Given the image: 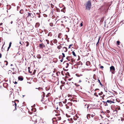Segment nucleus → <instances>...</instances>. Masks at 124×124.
Wrapping results in <instances>:
<instances>
[{
	"instance_id": "obj_1",
	"label": "nucleus",
	"mask_w": 124,
	"mask_h": 124,
	"mask_svg": "<svg viewBox=\"0 0 124 124\" xmlns=\"http://www.w3.org/2000/svg\"><path fill=\"white\" fill-rule=\"evenodd\" d=\"M85 9L87 10H89L91 7V1L89 0L87 1L86 2L85 4Z\"/></svg>"
},
{
	"instance_id": "obj_2",
	"label": "nucleus",
	"mask_w": 124,
	"mask_h": 124,
	"mask_svg": "<svg viewBox=\"0 0 124 124\" xmlns=\"http://www.w3.org/2000/svg\"><path fill=\"white\" fill-rule=\"evenodd\" d=\"M110 71H111V73L113 74H114L115 73V69L114 67L113 66H111L110 68Z\"/></svg>"
},
{
	"instance_id": "obj_3",
	"label": "nucleus",
	"mask_w": 124,
	"mask_h": 124,
	"mask_svg": "<svg viewBox=\"0 0 124 124\" xmlns=\"http://www.w3.org/2000/svg\"><path fill=\"white\" fill-rule=\"evenodd\" d=\"M72 103L71 102H69L67 103V104H66L65 105V106H69L70 107H71V106L72 105Z\"/></svg>"
},
{
	"instance_id": "obj_4",
	"label": "nucleus",
	"mask_w": 124,
	"mask_h": 124,
	"mask_svg": "<svg viewBox=\"0 0 124 124\" xmlns=\"http://www.w3.org/2000/svg\"><path fill=\"white\" fill-rule=\"evenodd\" d=\"M3 85L4 87L7 88L8 86V84L7 83H4L3 84Z\"/></svg>"
},
{
	"instance_id": "obj_5",
	"label": "nucleus",
	"mask_w": 124,
	"mask_h": 124,
	"mask_svg": "<svg viewBox=\"0 0 124 124\" xmlns=\"http://www.w3.org/2000/svg\"><path fill=\"white\" fill-rule=\"evenodd\" d=\"M45 46L43 44H40L39 45V47L41 48H43V47H45Z\"/></svg>"
},
{
	"instance_id": "obj_6",
	"label": "nucleus",
	"mask_w": 124,
	"mask_h": 124,
	"mask_svg": "<svg viewBox=\"0 0 124 124\" xmlns=\"http://www.w3.org/2000/svg\"><path fill=\"white\" fill-rule=\"evenodd\" d=\"M18 78L19 80L22 81L23 80V78L22 76H20L18 77Z\"/></svg>"
},
{
	"instance_id": "obj_7",
	"label": "nucleus",
	"mask_w": 124,
	"mask_h": 124,
	"mask_svg": "<svg viewBox=\"0 0 124 124\" xmlns=\"http://www.w3.org/2000/svg\"><path fill=\"white\" fill-rule=\"evenodd\" d=\"M67 109H69V111H71V110L72 107H70L69 106H65Z\"/></svg>"
},
{
	"instance_id": "obj_8",
	"label": "nucleus",
	"mask_w": 124,
	"mask_h": 124,
	"mask_svg": "<svg viewBox=\"0 0 124 124\" xmlns=\"http://www.w3.org/2000/svg\"><path fill=\"white\" fill-rule=\"evenodd\" d=\"M63 51L65 52H67V51L68 49L66 47H64L63 48Z\"/></svg>"
},
{
	"instance_id": "obj_9",
	"label": "nucleus",
	"mask_w": 124,
	"mask_h": 124,
	"mask_svg": "<svg viewBox=\"0 0 124 124\" xmlns=\"http://www.w3.org/2000/svg\"><path fill=\"white\" fill-rule=\"evenodd\" d=\"M87 118L88 119H89L90 118V114H88L87 115Z\"/></svg>"
},
{
	"instance_id": "obj_10",
	"label": "nucleus",
	"mask_w": 124,
	"mask_h": 124,
	"mask_svg": "<svg viewBox=\"0 0 124 124\" xmlns=\"http://www.w3.org/2000/svg\"><path fill=\"white\" fill-rule=\"evenodd\" d=\"M90 62L88 61H87L86 63V65L88 66L89 65H90Z\"/></svg>"
},
{
	"instance_id": "obj_11",
	"label": "nucleus",
	"mask_w": 124,
	"mask_h": 124,
	"mask_svg": "<svg viewBox=\"0 0 124 124\" xmlns=\"http://www.w3.org/2000/svg\"><path fill=\"white\" fill-rule=\"evenodd\" d=\"M31 110L32 112H34L36 111V109L35 108H32Z\"/></svg>"
},
{
	"instance_id": "obj_12",
	"label": "nucleus",
	"mask_w": 124,
	"mask_h": 124,
	"mask_svg": "<svg viewBox=\"0 0 124 124\" xmlns=\"http://www.w3.org/2000/svg\"><path fill=\"white\" fill-rule=\"evenodd\" d=\"M57 40L56 39H54L53 41V42L54 43H56L57 42Z\"/></svg>"
},
{
	"instance_id": "obj_13",
	"label": "nucleus",
	"mask_w": 124,
	"mask_h": 124,
	"mask_svg": "<svg viewBox=\"0 0 124 124\" xmlns=\"http://www.w3.org/2000/svg\"><path fill=\"white\" fill-rule=\"evenodd\" d=\"M37 58L39 59L41 58V56L40 54L38 55L37 56Z\"/></svg>"
},
{
	"instance_id": "obj_14",
	"label": "nucleus",
	"mask_w": 124,
	"mask_h": 124,
	"mask_svg": "<svg viewBox=\"0 0 124 124\" xmlns=\"http://www.w3.org/2000/svg\"><path fill=\"white\" fill-rule=\"evenodd\" d=\"M65 9V7H64L61 10V12H63L64 13H65V12L64 11V10Z\"/></svg>"
},
{
	"instance_id": "obj_15",
	"label": "nucleus",
	"mask_w": 124,
	"mask_h": 124,
	"mask_svg": "<svg viewBox=\"0 0 124 124\" xmlns=\"http://www.w3.org/2000/svg\"><path fill=\"white\" fill-rule=\"evenodd\" d=\"M35 15V14L34 13L33 14H32L31 13V17H32V18L34 17Z\"/></svg>"
},
{
	"instance_id": "obj_16",
	"label": "nucleus",
	"mask_w": 124,
	"mask_h": 124,
	"mask_svg": "<svg viewBox=\"0 0 124 124\" xmlns=\"http://www.w3.org/2000/svg\"><path fill=\"white\" fill-rule=\"evenodd\" d=\"M71 21H70L69 23L68 24V25H67V26L69 27H71Z\"/></svg>"
},
{
	"instance_id": "obj_17",
	"label": "nucleus",
	"mask_w": 124,
	"mask_h": 124,
	"mask_svg": "<svg viewBox=\"0 0 124 124\" xmlns=\"http://www.w3.org/2000/svg\"><path fill=\"white\" fill-rule=\"evenodd\" d=\"M14 102V104H15V109H14V110H16V105H17L16 104L15 102Z\"/></svg>"
},
{
	"instance_id": "obj_18",
	"label": "nucleus",
	"mask_w": 124,
	"mask_h": 124,
	"mask_svg": "<svg viewBox=\"0 0 124 124\" xmlns=\"http://www.w3.org/2000/svg\"><path fill=\"white\" fill-rule=\"evenodd\" d=\"M72 53L73 56H76V54L75 53L74 51H72Z\"/></svg>"
},
{
	"instance_id": "obj_19",
	"label": "nucleus",
	"mask_w": 124,
	"mask_h": 124,
	"mask_svg": "<svg viewBox=\"0 0 124 124\" xmlns=\"http://www.w3.org/2000/svg\"><path fill=\"white\" fill-rule=\"evenodd\" d=\"M98 82L99 83H100V85L101 86H103V85L102 84H101V82H100V80L99 79H98Z\"/></svg>"
},
{
	"instance_id": "obj_20",
	"label": "nucleus",
	"mask_w": 124,
	"mask_h": 124,
	"mask_svg": "<svg viewBox=\"0 0 124 124\" xmlns=\"http://www.w3.org/2000/svg\"><path fill=\"white\" fill-rule=\"evenodd\" d=\"M20 13L21 14H23V10L21 9L20 11Z\"/></svg>"
},
{
	"instance_id": "obj_21",
	"label": "nucleus",
	"mask_w": 124,
	"mask_h": 124,
	"mask_svg": "<svg viewBox=\"0 0 124 124\" xmlns=\"http://www.w3.org/2000/svg\"><path fill=\"white\" fill-rule=\"evenodd\" d=\"M62 47V46L59 45L57 46V48L59 49H60Z\"/></svg>"
},
{
	"instance_id": "obj_22",
	"label": "nucleus",
	"mask_w": 124,
	"mask_h": 124,
	"mask_svg": "<svg viewBox=\"0 0 124 124\" xmlns=\"http://www.w3.org/2000/svg\"><path fill=\"white\" fill-rule=\"evenodd\" d=\"M107 102L108 103H109L110 104H111V101L108 100L107 101Z\"/></svg>"
},
{
	"instance_id": "obj_23",
	"label": "nucleus",
	"mask_w": 124,
	"mask_h": 124,
	"mask_svg": "<svg viewBox=\"0 0 124 124\" xmlns=\"http://www.w3.org/2000/svg\"><path fill=\"white\" fill-rule=\"evenodd\" d=\"M39 24L38 23H36V26L37 27H38L39 26Z\"/></svg>"
},
{
	"instance_id": "obj_24",
	"label": "nucleus",
	"mask_w": 124,
	"mask_h": 124,
	"mask_svg": "<svg viewBox=\"0 0 124 124\" xmlns=\"http://www.w3.org/2000/svg\"><path fill=\"white\" fill-rule=\"evenodd\" d=\"M51 95V94L50 93H48V94H47L46 95V97H48L49 96V95Z\"/></svg>"
},
{
	"instance_id": "obj_25",
	"label": "nucleus",
	"mask_w": 124,
	"mask_h": 124,
	"mask_svg": "<svg viewBox=\"0 0 124 124\" xmlns=\"http://www.w3.org/2000/svg\"><path fill=\"white\" fill-rule=\"evenodd\" d=\"M31 13H30L28 12V15L27 17H28L30 16H31Z\"/></svg>"
},
{
	"instance_id": "obj_26",
	"label": "nucleus",
	"mask_w": 124,
	"mask_h": 124,
	"mask_svg": "<svg viewBox=\"0 0 124 124\" xmlns=\"http://www.w3.org/2000/svg\"><path fill=\"white\" fill-rule=\"evenodd\" d=\"M61 119V117L60 116H59V117H58L57 118V120H60Z\"/></svg>"
},
{
	"instance_id": "obj_27",
	"label": "nucleus",
	"mask_w": 124,
	"mask_h": 124,
	"mask_svg": "<svg viewBox=\"0 0 124 124\" xmlns=\"http://www.w3.org/2000/svg\"><path fill=\"white\" fill-rule=\"evenodd\" d=\"M67 101V99H65V100L64 101H63V103L65 104L66 102Z\"/></svg>"
},
{
	"instance_id": "obj_28",
	"label": "nucleus",
	"mask_w": 124,
	"mask_h": 124,
	"mask_svg": "<svg viewBox=\"0 0 124 124\" xmlns=\"http://www.w3.org/2000/svg\"><path fill=\"white\" fill-rule=\"evenodd\" d=\"M103 94V93L102 92H101L100 93H99L98 94L100 96L101 95Z\"/></svg>"
},
{
	"instance_id": "obj_29",
	"label": "nucleus",
	"mask_w": 124,
	"mask_h": 124,
	"mask_svg": "<svg viewBox=\"0 0 124 124\" xmlns=\"http://www.w3.org/2000/svg\"><path fill=\"white\" fill-rule=\"evenodd\" d=\"M116 42H117V44L118 45H120V42L119 41H117Z\"/></svg>"
},
{
	"instance_id": "obj_30",
	"label": "nucleus",
	"mask_w": 124,
	"mask_h": 124,
	"mask_svg": "<svg viewBox=\"0 0 124 124\" xmlns=\"http://www.w3.org/2000/svg\"><path fill=\"white\" fill-rule=\"evenodd\" d=\"M46 41L47 42V44H49V41L48 40V39H46Z\"/></svg>"
},
{
	"instance_id": "obj_31",
	"label": "nucleus",
	"mask_w": 124,
	"mask_h": 124,
	"mask_svg": "<svg viewBox=\"0 0 124 124\" xmlns=\"http://www.w3.org/2000/svg\"><path fill=\"white\" fill-rule=\"evenodd\" d=\"M50 25L51 26H53V24L52 23H50Z\"/></svg>"
},
{
	"instance_id": "obj_32",
	"label": "nucleus",
	"mask_w": 124,
	"mask_h": 124,
	"mask_svg": "<svg viewBox=\"0 0 124 124\" xmlns=\"http://www.w3.org/2000/svg\"><path fill=\"white\" fill-rule=\"evenodd\" d=\"M72 45H73L71 44H70V45L69 46V47H68V48L69 49L70 48V47H71V46H72Z\"/></svg>"
},
{
	"instance_id": "obj_33",
	"label": "nucleus",
	"mask_w": 124,
	"mask_h": 124,
	"mask_svg": "<svg viewBox=\"0 0 124 124\" xmlns=\"http://www.w3.org/2000/svg\"><path fill=\"white\" fill-rule=\"evenodd\" d=\"M105 102V103H104L105 105V106H108V104H107V102Z\"/></svg>"
},
{
	"instance_id": "obj_34",
	"label": "nucleus",
	"mask_w": 124,
	"mask_h": 124,
	"mask_svg": "<svg viewBox=\"0 0 124 124\" xmlns=\"http://www.w3.org/2000/svg\"><path fill=\"white\" fill-rule=\"evenodd\" d=\"M65 36H66V38L65 39H66L68 38V36L67 35H65Z\"/></svg>"
},
{
	"instance_id": "obj_35",
	"label": "nucleus",
	"mask_w": 124,
	"mask_h": 124,
	"mask_svg": "<svg viewBox=\"0 0 124 124\" xmlns=\"http://www.w3.org/2000/svg\"><path fill=\"white\" fill-rule=\"evenodd\" d=\"M62 54L63 55V58L64 57H65V54L64 53H62Z\"/></svg>"
},
{
	"instance_id": "obj_36",
	"label": "nucleus",
	"mask_w": 124,
	"mask_h": 124,
	"mask_svg": "<svg viewBox=\"0 0 124 124\" xmlns=\"http://www.w3.org/2000/svg\"><path fill=\"white\" fill-rule=\"evenodd\" d=\"M75 85L77 87H78V86H79V85L77 84L76 83H75Z\"/></svg>"
},
{
	"instance_id": "obj_37",
	"label": "nucleus",
	"mask_w": 124,
	"mask_h": 124,
	"mask_svg": "<svg viewBox=\"0 0 124 124\" xmlns=\"http://www.w3.org/2000/svg\"><path fill=\"white\" fill-rule=\"evenodd\" d=\"M5 62H6V65H7L8 64V61H5Z\"/></svg>"
},
{
	"instance_id": "obj_38",
	"label": "nucleus",
	"mask_w": 124,
	"mask_h": 124,
	"mask_svg": "<svg viewBox=\"0 0 124 124\" xmlns=\"http://www.w3.org/2000/svg\"><path fill=\"white\" fill-rule=\"evenodd\" d=\"M106 112L108 113H110V111L109 110H107L106 111Z\"/></svg>"
},
{
	"instance_id": "obj_39",
	"label": "nucleus",
	"mask_w": 124,
	"mask_h": 124,
	"mask_svg": "<svg viewBox=\"0 0 124 124\" xmlns=\"http://www.w3.org/2000/svg\"><path fill=\"white\" fill-rule=\"evenodd\" d=\"M51 7L52 8H53L54 7V5H52V4H51Z\"/></svg>"
},
{
	"instance_id": "obj_40",
	"label": "nucleus",
	"mask_w": 124,
	"mask_h": 124,
	"mask_svg": "<svg viewBox=\"0 0 124 124\" xmlns=\"http://www.w3.org/2000/svg\"><path fill=\"white\" fill-rule=\"evenodd\" d=\"M28 71L31 74L32 73V71H30V70H28Z\"/></svg>"
},
{
	"instance_id": "obj_41",
	"label": "nucleus",
	"mask_w": 124,
	"mask_h": 124,
	"mask_svg": "<svg viewBox=\"0 0 124 124\" xmlns=\"http://www.w3.org/2000/svg\"><path fill=\"white\" fill-rule=\"evenodd\" d=\"M63 86V85H61L60 86V88L62 90V87Z\"/></svg>"
},
{
	"instance_id": "obj_42",
	"label": "nucleus",
	"mask_w": 124,
	"mask_h": 124,
	"mask_svg": "<svg viewBox=\"0 0 124 124\" xmlns=\"http://www.w3.org/2000/svg\"><path fill=\"white\" fill-rule=\"evenodd\" d=\"M43 97H44L45 96V93L43 92Z\"/></svg>"
},
{
	"instance_id": "obj_43",
	"label": "nucleus",
	"mask_w": 124,
	"mask_h": 124,
	"mask_svg": "<svg viewBox=\"0 0 124 124\" xmlns=\"http://www.w3.org/2000/svg\"><path fill=\"white\" fill-rule=\"evenodd\" d=\"M11 44H12V43H11V42H10L9 43V46H10L11 47Z\"/></svg>"
},
{
	"instance_id": "obj_44",
	"label": "nucleus",
	"mask_w": 124,
	"mask_h": 124,
	"mask_svg": "<svg viewBox=\"0 0 124 124\" xmlns=\"http://www.w3.org/2000/svg\"><path fill=\"white\" fill-rule=\"evenodd\" d=\"M42 88H41L40 87H39L38 88H36V89H38L39 90H40Z\"/></svg>"
},
{
	"instance_id": "obj_45",
	"label": "nucleus",
	"mask_w": 124,
	"mask_h": 124,
	"mask_svg": "<svg viewBox=\"0 0 124 124\" xmlns=\"http://www.w3.org/2000/svg\"><path fill=\"white\" fill-rule=\"evenodd\" d=\"M59 104L60 106H61V105L62 106V105L61 102H59Z\"/></svg>"
},
{
	"instance_id": "obj_46",
	"label": "nucleus",
	"mask_w": 124,
	"mask_h": 124,
	"mask_svg": "<svg viewBox=\"0 0 124 124\" xmlns=\"http://www.w3.org/2000/svg\"><path fill=\"white\" fill-rule=\"evenodd\" d=\"M76 76H77L78 77H80V76L78 74H76Z\"/></svg>"
},
{
	"instance_id": "obj_47",
	"label": "nucleus",
	"mask_w": 124,
	"mask_h": 124,
	"mask_svg": "<svg viewBox=\"0 0 124 124\" xmlns=\"http://www.w3.org/2000/svg\"><path fill=\"white\" fill-rule=\"evenodd\" d=\"M63 58H62V59H61V60H60V61H61V62H62V61H63Z\"/></svg>"
},
{
	"instance_id": "obj_48",
	"label": "nucleus",
	"mask_w": 124,
	"mask_h": 124,
	"mask_svg": "<svg viewBox=\"0 0 124 124\" xmlns=\"http://www.w3.org/2000/svg\"><path fill=\"white\" fill-rule=\"evenodd\" d=\"M74 61V60L73 59H71V62H73Z\"/></svg>"
},
{
	"instance_id": "obj_49",
	"label": "nucleus",
	"mask_w": 124,
	"mask_h": 124,
	"mask_svg": "<svg viewBox=\"0 0 124 124\" xmlns=\"http://www.w3.org/2000/svg\"><path fill=\"white\" fill-rule=\"evenodd\" d=\"M95 115L92 114L91 115V116L92 117H93Z\"/></svg>"
},
{
	"instance_id": "obj_50",
	"label": "nucleus",
	"mask_w": 124,
	"mask_h": 124,
	"mask_svg": "<svg viewBox=\"0 0 124 124\" xmlns=\"http://www.w3.org/2000/svg\"><path fill=\"white\" fill-rule=\"evenodd\" d=\"M10 46H9L8 48L7 51H8L9 49L10 48Z\"/></svg>"
},
{
	"instance_id": "obj_51",
	"label": "nucleus",
	"mask_w": 124,
	"mask_h": 124,
	"mask_svg": "<svg viewBox=\"0 0 124 124\" xmlns=\"http://www.w3.org/2000/svg\"><path fill=\"white\" fill-rule=\"evenodd\" d=\"M96 93H94V95H95L96 97H98V95H95V94Z\"/></svg>"
},
{
	"instance_id": "obj_52",
	"label": "nucleus",
	"mask_w": 124,
	"mask_h": 124,
	"mask_svg": "<svg viewBox=\"0 0 124 124\" xmlns=\"http://www.w3.org/2000/svg\"><path fill=\"white\" fill-rule=\"evenodd\" d=\"M83 25V24L82 23H81L80 24V26L81 27Z\"/></svg>"
},
{
	"instance_id": "obj_53",
	"label": "nucleus",
	"mask_w": 124,
	"mask_h": 124,
	"mask_svg": "<svg viewBox=\"0 0 124 124\" xmlns=\"http://www.w3.org/2000/svg\"><path fill=\"white\" fill-rule=\"evenodd\" d=\"M61 73L62 74V75H63V71H62L61 72Z\"/></svg>"
},
{
	"instance_id": "obj_54",
	"label": "nucleus",
	"mask_w": 124,
	"mask_h": 124,
	"mask_svg": "<svg viewBox=\"0 0 124 124\" xmlns=\"http://www.w3.org/2000/svg\"><path fill=\"white\" fill-rule=\"evenodd\" d=\"M101 36H99V39H98V41H99L100 40L101 38Z\"/></svg>"
},
{
	"instance_id": "obj_55",
	"label": "nucleus",
	"mask_w": 124,
	"mask_h": 124,
	"mask_svg": "<svg viewBox=\"0 0 124 124\" xmlns=\"http://www.w3.org/2000/svg\"><path fill=\"white\" fill-rule=\"evenodd\" d=\"M121 121H123L124 122V119H121Z\"/></svg>"
},
{
	"instance_id": "obj_56",
	"label": "nucleus",
	"mask_w": 124,
	"mask_h": 124,
	"mask_svg": "<svg viewBox=\"0 0 124 124\" xmlns=\"http://www.w3.org/2000/svg\"><path fill=\"white\" fill-rule=\"evenodd\" d=\"M99 41H98L97 42V43H96V45L97 46V45L98 44L99 42Z\"/></svg>"
},
{
	"instance_id": "obj_57",
	"label": "nucleus",
	"mask_w": 124,
	"mask_h": 124,
	"mask_svg": "<svg viewBox=\"0 0 124 124\" xmlns=\"http://www.w3.org/2000/svg\"><path fill=\"white\" fill-rule=\"evenodd\" d=\"M61 26H63V27H64V25L63 24H61Z\"/></svg>"
},
{
	"instance_id": "obj_58",
	"label": "nucleus",
	"mask_w": 124,
	"mask_h": 124,
	"mask_svg": "<svg viewBox=\"0 0 124 124\" xmlns=\"http://www.w3.org/2000/svg\"><path fill=\"white\" fill-rule=\"evenodd\" d=\"M100 68H103V66H101L100 67Z\"/></svg>"
},
{
	"instance_id": "obj_59",
	"label": "nucleus",
	"mask_w": 124,
	"mask_h": 124,
	"mask_svg": "<svg viewBox=\"0 0 124 124\" xmlns=\"http://www.w3.org/2000/svg\"><path fill=\"white\" fill-rule=\"evenodd\" d=\"M56 119L55 118H53L52 119V120L53 121V122L54 121L53 120L54 119Z\"/></svg>"
},
{
	"instance_id": "obj_60",
	"label": "nucleus",
	"mask_w": 124,
	"mask_h": 124,
	"mask_svg": "<svg viewBox=\"0 0 124 124\" xmlns=\"http://www.w3.org/2000/svg\"><path fill=\"white\" fill-rule=\"evenodd\" d=\"M98 90H99V89H98V88L96 89H95V91H96Z\"/></svg>"
},
{
	"instance_id": "obj_61",
	"label": "nucleus",
	"mask_w": 124,
	"mask_h": 124,
	"mask_svg": "<svg viewBox=\"0 0 124 124\" xmlns=\"http://www.w3.org/2000/svg\"><path fill=\"white\" fill-rule=\"evenodd\" d=\"M70 57V56H68V57H66V59H67V60L68 59V58H69Z\"/></svg>"
},
{
	"instance_id": "obj_62",
	"label": "nucleus",
	"mask_w": 124,
	"mask_h": 124,
	"mask_svg": "<svg viewBox=\"0 0 124 124\" xmlns=\"http://www.w3.org/2000/svg\"><path fill=\"white\" fill-rule=\"evenodd\" d=\"M73 119L74 120H77V118H73Z\"/></svg>"
},
{
	"instance_id": "obj_63",
	"label": "nucleus",
	"mask_w": 124,
	"mask_h": 124,
	"mask_svg": "<svg viewBox=\"0 0 124 124\" xmlns=\"http://www.w3.org/2000/svg\"><path fill=\"white\" fill-rule=\"evenodd\" d=\"M2 54L1 53H0V58H1V57Z\"/></svg>"
},
{
	"instance_id": "obj_64",
	"label": "nucleus",
	"mask_w": 124,
	"mask_h": 124,
	"mask_svg": "<svg viewBox=\"0 0 124 124\" xmlns=\"http://www.w3.org/2000/svg\"><path fill=\"white\" fill-rule=\"evenodd\" d=\"M29 44L27 43L26 46H29Z\"/></svg>"
}]
</instances>
